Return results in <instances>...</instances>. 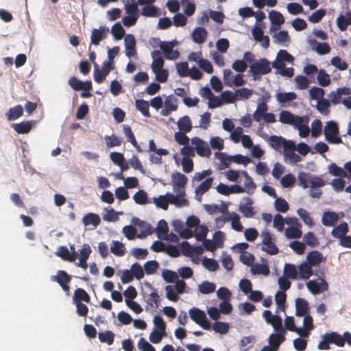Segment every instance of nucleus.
<instances>
[{"label": "nucleus", "instance_id": "f257e3e1", "mask_svg": "<svg viewBox=\"0 0 351 351\" xmlns=\"http://www.w3.org/2000/svg\"><path fill=\"white\" fill-rule=\"evenodd\" d=\"M299 185L302 186L304 189L311 187L309 195L314 198H319L322 191L319 188L325 185L324 180L319 176H312L310 173L305 172H300L298 174Z\"/></svg>", "mask_w": 351, "mask_h": 351}, {"label": "nucleus", "instance_id": "f03ea898", "mask_svg": "<svg viewBox=\"0 0 351 351\" xmlns=\"http://www.w3.org/2000/svg\"><path fill=\"white\" fill-rule=\"evenodd\" d=\"M324 133L325 135L326 140L329 143H342L341 138L339 136V125L337 122L333 121H330L327 122L324 129Z\"/></svg>", "mask_w": 351, "mask_h": 351}, {"label": "nucleus", "instance_id": "7ed1b4c3", "mask_svg": "<svg viewBox=\"0 0 351 351\" xmlns=\"http://www.w3.org/2000/svg\"><path fill=\"white\" fill-rule=\"evenodd\" d=\"M271 71V68L270 66V62L265 58H261L254 62L250 66V70L255 79L257 76L270 73Z\"/></svg>", "mask_w": 351, "mask_h": 351}, {"label": "nucleus", "instance_id": "20e7f679", "mask_svg": "<svg viewBox=\"0 0 351 351\" xmlns=\"http://www.w3.org/2000/svg\"><path fill=\"white\" fill-rule=\"evenodd\" d=\"M189 313L191 319L197 324H198L205 330L210 329V323L208 320L204 311L197 308L193 307L189 311Z\"/></svg>", "mask_w": 351, "mask_h": 351}, {"label": "nucleus", "instance_id": "39448f33", "mask_svg": "<svg viewBox=\"0 0 351 351\" xmlns=\"http://www.w3.org/2000/svg\"><path fill=\"white\" fill-rule=\"evenodd\" d=\"M295 149V143L293 141H291L283 151L285 161H288L291 164H296L301 161V157L294 152Z\"/></svg>", "mask_w": 351, "mask_h": 351}, {"label": "nucleus", "instance_id": "423d86ee", "mask_svg": "<svg viewBox=\"0 0 351 351\" xmlns=\"http://www.w3.org/2000/svg\"><path fill=\"white\" fill-rule=\"evenodd\" d=\"M191 143L195 146V150L199 156L209 157L211 155L208 145L200 138L193 137Z\"/></svg>", "mask_w": 351, "mask_h": 351}, {"label": "nucleus", "instance_id": "0eeeda50", "mask_svg": "<svg viewBox=\"0 0 351 351\" xmlns=\"http://www.w3.org/2000/svg\"><path fill=\"white\" fill-rule=\"evenodd\" d=\"M159 47L167 60H176L180 56L178 50H173L174 45L172 42L160 41Z\"/></svg>", "mask_w": 351, "mask_h": 351}, {"label": "nucleus", "instance_id": "6e6552de", "mask_svg": "<svg viewBox=\"0 0 351 351\" xmlns=\"http://www.w3.org/2000/svg\"><path fill=\"white\" fill-rule=\"evenodd\" d=\"M290 141L291 140H286L283 137L276 135L267 137L269 145L277 152H281L282 149L284 150Z\"/></svg>", "mask_w": 351, "mask_h": 351}, {"label": "nucleus", "instance_id": "1a4fd4ad", "mask_svg": "<svg viewBox=\"0 0 351 351\" xmlns=\"http://www.w3.org/2000/svg\"><path fill=\"white\" fill-rule=\"evenodd\" d=\"M108 31V28L103 27H100L99 29H93L91 32L90 44L98 45L100 41L106 37Z\"/></svg>", "mask_w": 351, "mask_h": 351}, {"label": "nucleus", "instance_id": "9d476101", "mask_svg": "<svg viewBox=\"0 0 351 351\" xmlns=\"http://www.w3.org/2000/svg\"><path fill=\"white\" fill-rule=\"evenodd\" d=\"M252 36L254 38L258 41L261 43V45L263 48L267 49L269 46V38L268 36H265L263 31L259 27H254L252 29Z\"/></svg>", "mask_w": 351, "mask_h": 351}, {"label": "nucleus", "instance_id": "9b49d317", "mask_svg": "<svg viewBox=\"0 0 351 351\" xmlns=\"http://www.w3.org/2000/svg\"><path fill=\"white\" fill-rule=\"evenodd\" d=\"M285 324L286 328L291 332H295L299 334L302 337H308L309 332L302 330L301 328H298L295 325L294 318L293 317L287 316L285 319Z\"/></svg>", "mask_w": 351, "mask_h": 351}, {"label": "nucleus", "instance_id": "f8f14e48", "mask_svg": "<svg viewBox=\"0 0 351 351\" xmlns=\"http://www.w3.org/2000/svg\"><path fill=\"white\" fill-rule=\"evenodd\" d=\"M125 55L128 58L134 56L136 54L135 49L136 40L133 35L128 34L125 38Z\"/></svg>", "mask_w": 351, "mask_h": 351}, {"label": "nucleus", "instance_id": "ddd939ff", "mask_svg": "<svg viewBox=\"0 0 351 351\" xmlns=\"http://www.w3.org/2000/svg\"><path fill=\"white\" fill-rule=\"evenodd\" d=\"M34 121H25L19 123H13L12 127L18 134H27L34 125Z\"/></svg>", "mask_w": 351, "mask_h": 351}, {"label": "nucleus", "instance_id": "4468645a", "mask_svg": "<svg viewBox=\"0 0 351 351\" xmlns=\"http://www.w3.org/2000/svg\"><path fill=\"white\" fill-rule=\"evenodd\" d=\"M339 220L338 215L332 211L324 212L322 217V223L325 226L333 227Z\"/></svg>", "mask_w": 351, "mask_h": 351}, {"label": "nucleus", "instance_id": "2eb2a0df", "mask_svg": "<svg viewBox=\"0 0 351 351\" xmlns=\"http://www.w3.org/2000/svg\"><path fill=\"white\" fill-rule=\"evenodd\" d=\"M252 204V200L250 197H245L243 202L239 205V210L245 217H252L254 215Z\"/></svg>", "mask_w": 351, "mask_h": 351}, {"label": "nucleus", "instance_id": "dca6fc26", "mask_svg": "<svg viewBox=\"0 0 351 351\" xmlns=\"http://www.w3.org/2000/svg\"><path fill=\"white\" fill-rule=\"evenodd\" d=\"M324 261L325 258L323 254L317 250L310 252L306 256V263L311 267L317 265Z\"/></svg>", "mask_w": 351, "mask_h": 351}, {"label": "nucleus", "instance_id": "f3484780", "mask_svg": "<svg viewBox=\"0 0 351 351\" xmlns=\"http://www.w3.org/2000/svg\"><path fill=\"white\" fill-rule=\"evenodd\" d=\"M101 219L97 214L89 213L85 215L82 218V223L85 226H92L93 229L96 228L99 225Z\"/></svg>", "mask_w": 351, "mask_h": 351}, {"label": "nucleus", "instance_id": "a211bd4d", "mask_svg": "<svg viewBox=\"0 0 351 351\" xmlns=\"http://www.w3.org/2000/svg\"><path fill=\"white\" fill-rule=\"evenodd\" d=\"M309 44L319 55L327 54L330 51V47L327 43H319L316 40L311 39L309 40Z\"/></svg>", "mask_w": 351, "mask_h": 351}, {"label": "nucleus", "instance_id": "6ab92c4d", "mask_svg": "<svg viewBox=\"0 0 351 351\" xmlns=\"http://www.w3.org/2000/svg\"><path fill=\"white\" fill-rule=\"evenodd\" d=\"M295 315L298 317H303L307 315L308 311V303L303 298H298L295 300Z\"/></svg>", "mask_w": 351, "mask_h": 351}, {"label": "nucleus", "instance_id": "aec40b11", "mask_svg": "<svg viewBox=\"0 0 351 351\" xmlns=\"http://www.w3.org/2000/svg\"><path fill=\"white\" fill-rule=\"evenodd\" d=\"M73 300L74 304L82 303V302L89 303L90 302V297L84 289L77 288L74 291Z\"/></svg>", "mask_w": 351, "mask_h": 351}, {"label": "nucleus", "instance_id": "412c9836", "mask_svg": "<svg viewBox=\"0 0 351 351\" xmlns=\"http://www.w3.org/2000/svg\"><path fill=\"white\" fill-rule=\"evenodd\" d=\"M56 254L62 259L69 262H74L77 258V253H70L66 246H60Z\"/></svg>", "mask_w": 351, "mask_h": 351}, {"label": "nucleus", "instance_id": "4be33fe9", "mask_svg": "<svg viewBox=\"0 0 351 351\" xmlns=\"http://www.w3.org/2000/svg\"><path fill=\"white\" fill-rule=\"evenodd\" d=\"M285 334L282 332H277L271 334L269 337V343L270 347L277 351L280 344L285 340Z\"/></svg>", "mask_w": 351, "mask_h": 351}, {"label": "nucleus", "instance_id": "5701e85b", "mask_svg": "<svg viewBox=\"0 0 351 351\" xmlns=\"http://www.w3.org/2000/svg\"><path fill=\"white\" fill-rule=\"evenodd\" d=\"M298 279H308L313 274L312 267L306 262L300 264L298 267Z\"/></svg>", "mask_w": 351, "mask_h": 351}, {"label": "nucleus", "instance_id": "b1692460", "mask_svg": "<svg viewBox=\"0 0 351 351\" xmlns=\"http://www.w3.org/2000/svg\"><path fill=\"white\" fill-rule=\"evenodd\" d=\"M207 37V32L204 27H196L192 32V38L195 43L202 44L205 42Z\"/></svg>", "mask_w": 351, "mask_h": 351}, {"label": "nucleus", "instance_id": "393cba45", "mask_svg": "<svg viewBox=\"0 0 351 351\" xmlns=\"http://www.w3.org/2000/svg\"><path fill=\"white\" fill-rule=\"evenodd\" d=\"M348 232V223L346 222H343L336 226L331 232V234L333 237L339 239L340 240L341 238L345 237Z\"/></svg>", "mask_w": 351, "mask_h": 351}, {"label": "nucleus", "instance_id": "a878e982", "mask_svg": "<svg viewBox=\"0 0 351 351\" xmlns=\"http://www.w3.org/2000/svg\"><path fill=\"white\" fill-rule=\"evenodd\" d=\"M167 197H169V204H173L178 207L187 206L189 202L187 199L181 195H174L173 193H167Z\"/></svg>", "mask_w": 351, "mask_h": 351}, {"label": "nucleus", "instance_id": "bb28decb", "mask_svg": "<svg viewBox=\"0 0 351 351\" xmlns=\"http://www.w3.org/2000/svg\"><path fill=\"white\" fill-rule=\"evenodd\" d=\"M51 280L58 282L60 285V283H62V285L64 283L69 284L71 280V276H69L65 271L58 270L57 275L52 276L51 277Z\"/></svg>", "mask_w": 351, "mask_h": 351}, {"label": "nucleus", "instance_id": "cd10ccee", "mask_svg": "<svg viewBox=\"0 0 351 351\" xmlns=\"http://www.w3.org/2000/svg\"><path fill=\"white\" fill-rule=\"evenodd\" d=\"M137 226L141 230V233L137 235V237L139 239L145 238L147 235L152 234L154 231L152 226L143 221H139Z\"/></svg>", "mask_w": 351, "mask_h": 351}, {"label": "nucleus", "instance_id": "c85d7f7f", "mask_svg": "<svg viewBox=\"0 0 351 351\" xmlns=\"http://www.w3.org/2000/svg\"><path fill=\"white\" fill-rule=\"evenodd\" d=\"M23 114V108L21 105H17L9 109L6 113L8 120L13 121L21 117Z\"/></svg>", "mask_w": 351, "mask_h": 351}, {"label": "nucleus", "instance_id": "c756f323", "mask_svg": "<svg viewBox=\"0 0 351 351\" xmlns=\"http://www.w3.org/2000/svg\"><path fill=\"white\" fill-rule=\"evenodd\" d=\"M301 224L297 223L296 226H291L285 230L287 237L290 239H299L302 237V232L300 230Z\"/></svg>", "mask_w": 351, "mask_h": 351}, {"label": "nucleus", "instance_id": "7c9ffc66", "mask_svg": "<svg viewBox=\"0 0 351 351\" xmlns=\"http://www.w3.org/2000/svg\"><path fill=\"white\" fill-rule=\"evenodd\" d=\"M136 109L140 111L142 114L145 117H150L149 113V104L148 101L143 99H136L135 101Z\"/></svg>", "mask_w": 351, "mask_h": 351}, {"label": "nucleus", "instance_id": "2f4dec72", "mask_svg": "<svg viewBox=\"0 0 351 351\" xmlns=\"http://www.w3.org/2000/svg\"><path fill=\"white\" fill-rule=\"evenodd\" d=\"M178 126L180 131L189 132L192 129V124L189 117L186 115L181 117L178 121Z\"/></svg>", "mask_w": 351, "mask_h": 351}, {"label": "nucleus", "instance_id": "473e14b6", "mask_svg": "<svg viewBox=\"0 0 351 351\" xmlns=\"http://www.w3.org/2000/svg\"><path fill=\"white\" fill-rule=\"evenodd\" d=\"M284 275L285 277L292 280L298 279L297 268L292 264L286 263L284 267Z\"/></svg>", "mask_w": 351, "mask_h": 351}, {"label": "nucleus", "instance_id": "72a5a7b5", "mask_svg": "<svg viewBox=\"0 0 351 351\" xmlns=\"http://www.w3.org/2000/svg\"><path fill=\"white\" fill-rule=\"evenodd\" d=\"M267 106L265 103L259 104L257 106L256 110L254 112L253 119L256 122H260L264 117L265 114L267 111Z\"/></svg>", "mask_w": 351, "mask_h": 351}, {"label": "nucleus", "instance_id": "f704fd0d", "mask_svg": "<svg viewBox=\"0 0 351 351\" xmlns=\"http://www.w3.org/2000/svg\"><path fill=\"white\" fill-rule=\"evenodd\" d=\"M133 199L136 204L140 205H144L151 202L147 199V193L142 189L138 190L137 192L134 193Z\"/></svg>", "mask_w": 351, "mask_h": 351}, {"label": "nucleus", "instance_id": "c9c22d12", "mask_svg": "<svg viewBox=\"0 0 351 351\" xmlns=\"http://www.w3.org/2000/svg\"><path fill=\"white\" fill-rule=\"evenodd\" d=\"M330 103L325 98H322L317 101V110L323 114H328L330 112Z\"/></svg>", "mask_w": 351, "mask_h": 351}, {"label": "nucleus", "instance_id": "e433bc0d", "mask_svg": "<svg viewBox=\"0 0 351 351\" xmlns=\"http://www.w3.org/2000/svg\"><path fill=\"white\" fill-rule=\"evenodd\" d=\"M98 338L101 343H106L110 346L113 343L114 339V334L110 330L101 332L98 334Z\"/></svg>", "mask_w": 351, "mask_h": 351}, {"label": "nucleus", "instance_id": "4c0bfd02", "mask_svg": "<svg viewBox=\"0 0 351 351\" xmlns=\"http://www.w3.org/2000/svg\"><path fill=\"white\" fill-rule=\"evenodd\" d=\"M296 97V94L293 92L278 93L276 95L278 101L282 104L294 100Z\"/></svg>", "mask_w": 351, "mask_h": 351}, {"label": "nucleus", "instance_id": "58836bf2", "mask_svg": "<svg viewBox=\"0 0 351 351\" xmlns=\"http://www.w3.org/2000/svg\"><path fill=\"white\" fill-rule=\"evenodd\" d=\"M110 251L116 256H122L125 254V248L120 241H113L110 247Z\"/></svg>", "mask_w": 351, "mask_h": 351}, {"label": "nucleus", "instance_id": "ea45409f", "mask_svg": "<svg viewBox=\"0 0 351 351\" xmlns=\"http://www.w3.org/2000/svg\"><path fill=\"white\" fill-rule=\"evenodd\" d=\"M269 17L272 24L276 25L278 27L285 23L283 15L278 11H271L269 14Z\"/></svg>", "mask_w": 351, "mask_h": 351}, {"label": "nucleus", "instance_id": "a19ab883", "mask_svg": "<svg viewBox=\"0 0 351 351\" xmlns=\"http://www.w3.org/2000/svg\"><path fill=\"white\" fill-rule=\"evenodd\" d=\"M215 289V285L208 281H204L198 286L199 291L203 294H210L214 292Z\"/></svg>", "mask_w": 351, "mask_h": 351}, {"label": "nucleus", "instance_id": "79ce46f5", "mask_svg": "<svg viewBox=\"0 0 351 351\" xmlns=\"http://www.w3.org/2000/svg\"><path fill=\"white\" fill-rule=\"evenodd\" d=\"M329 173L335 176H338L340 178H346L348 177V174L346 171H344L342 168L338 167L335 163H331L328 166Z\"/></svg>", "mask_w": 351, "mask_h": 351}, {"label": "nucleus", "instance_id": "37998d69", "mask_svg": "<svg viewBox=\"0 0 351 351\" xmlns=\"http://www.w3.org/2000/svg\"><path fill=\"white\" fill-rule=\"evenodd\" d=\"M327 334L328 335V337L330 338L328 341H330L331 343H334L339 347L344 346L345 340L341 337V335H340L336 332H332Z\"/></svg>", "mask_w": 351, "mask_h": 351}, {"label": "nucleus", "instance_id": "c03bdc74", "mask_svg": "<svg viewBox=\"0 0 351 351\" xmlns=\"http://www.w3.org/2000/svg\"><path fill=\"white\" fill-rule=\"evenodd\" d=\"M268 324H270L277 332L286 333L285 329L282 327V319L280 316L274 315Z\"/></svg>", "mask_w": 351, "mask_h": 351}, {"label": "nucleus", "instance_id": "a18cd8bd", "mask_svg": "<svg viewBox=\"0 0 351 351\" xmlns=\"http://www.w3.org/2000/svg\"><path fill=\"white\" fill-rule=\"evenodd\" d=\"M304 243L312 247L317 246L319 243L317 238L314 235L312 232H308L303 237Z\"/></svg>", "mask_w": 351, "mask_h": 351}, {"label": "nucleus", "instance_id": "49530a36", "mask_svg": "<svg viewBox=\"0 0 351 351\" xmlns=\"http://www.w3.org/2000/svg\"><path fill=\"white\" fill-rule=\"evenodd\" d=\"M153 202L157 207L165 210H167L169 204V197H167V194L165 195H160L158 197H154Z\"/></svg>", "mask_w": 351, "mask_h": 351}, {"label": "nucleus", "instance_id": "de8ad7c7", "mask_svg": "<svg viewBox=\"0 0 351 351\" xmlns=\"http://www.w3.org/2000/svg\"><path fill=\"white\" fill-rule=\"evenodd\" d=\"M172 179L174 183L173 189L176 186L184 187L187 182V178L180 173H176L172 175Z\"/></svg>", "mask_w": 351, "mask_h": 351}, {"label": "nucleus", "instance_id": "09e8293b", "mask_svg": "<svg viewBox=\"0 0 351 351\" xmlns=\"http://www.w3.org/2000/svg\"><path fill=\"white\" fill-rule=\"evenodd\" d=\"M274 43L284 44L289 41V36L287 31L280 30L274 35Z\"/></svg>", "mask_w": 351, "mask_h": 351}, {"label": "nucleus", "instance_id": "8fccbe9b", "mask_svg": "<svg viewBox=\"0 0 351 351\" xmlns=\"http://www.w3.org/2000/svg\"><path fill=\"white\" fill-rule=\"evenodd\" d=\"M111 32L115 40H121L125 35V29L119 23L112 27Z\"/></svg>", "mask_w": 351, "mask_h": 351}, {"label": "nucleus", "instance_id": "3c124183", "mask_svg": "<svg viewBox=\"0 0 351 351\" xmlns=\"http://www.w3.org/2000/svg\"><path fill=\"white\" fill-rule=\"evenodd\" d=\"M317 81L320 86H327L330 83V75L324 69H321L318 72Z\"/></svg>", "mask_w": 351, "mask_h": 351}, {"label": "nucleus", "instance_id": "603ef678", "mask_svg": "<svg viewBox=\"0 0 351 351\" xmlns=\"http://www.w3.org/2000/svg\"><path fill=\"white\" fill-rule=\"evenodd\" d=\"M251 271L253 274L268 275L269 274V269L267 265L258 263L252 265Z\"/></svg>", "mask_w": 351, "mask_h": 351}, {"label": "nucleus", "instance_id": "864d4df0", "mask_svg": "<svg viewBox=\"0 0 351 351\" xmlns=\"http://www.w3.org/2000/svg\"><path fill=\"white\" fill-rule=\"evenodd\" d=\"M213 178H207L205 181L201 183L195 189L196 194L202 195L209 190L211 187Z\"/></svg>", "mask_w": 351, "mask_h": 351}, {"label": "nucleus", "instance_id": "5fc2aeb1", "mask_svg": "<svg viewBox=\"0 0 351 351\" xmlns=\"http://www.w3.org/2000/svg\"><path fill=\"white\" fill-rule=\"evenodd\" d=\"M275 208L278 212L286 213L289 210V205L285 199L276 197L274 202Z\"/></svg>", "mask_w": 351, "mask_h": 351}, {"label": "nucleus", "instance_id": "6e6d98bb", "mask_svg": "<svg viewBox=\"0 0 351 351\" xmlns=\"http://www.w3.org/2000/svg\"><path fill=\"white\" fill-rule=\"evenodd\" d=\"M141 14L146 17L156 16L158 15V10L154 5H145L142 8Z\"/></svg>", "mask_w": 351, "mask_h": 351}, {"label": "nucleus", "instance_id": "4d7b16f0", "mask_svg": "<svg viewBox=\"0 0 351 351\" xmlns=\"http://www.w3.org/2000/svg\"><path fill=\"white\" fill-rule=\"evenodd\" d=\"M322 123L319 119H315L311 123V136L318 137L322 134Z\"/></svg>", "mask_w": 351, "mask_h": 351}, {"label": "nucleus", "instance_id": "13d9d810", "mask_svg": "<svg viewBox=\"0 0 351 351\" xmlns=\"http://www.w3.org/2000/svg\"><path fill=\"white\" fill-rule=\"evenodd\" d=\"M287 295L282 291H278L275 295V301L278 306L282 311L285 310Z\"/></svg>", "mask_w": 351, "mask_h": 351}, {"label": "nucleus", "instance_id": "bf43d9fd", "mask_svg": "<svg viewBox=\"0 0 351 351\" xmlns=\"http://www.w3.org/2000/svg\"><path fill=\"white\" fill-rule=\"evenodd\" d=\"M156 231L159 238L165 236L169 231L167 223L164 219H161L158 221V226L156 228Z\"/></svg>", "mask_w": 351, "mask_h": 351}, {"label": "nucleus", "instance_id": "052dcab7", "mask_svg": "<svg viewBox=\"0 0 351 351\" xmlns=\"http://www.w3.org/2000/svg\"><path fill=\"white\" fill-rule=\"evenodd\" d=\"M154 324L155 327L157 328L156 330H159L161 332L164 334V335H166V324L163 319V318L160 315H156L154 317Z\"/></svg>", "mask_w": 351, "mask_h": 351}, {"label": "nucleus", "instance_id": "680f3d73", "mask_svg": "<svg viewBox=\"0 0 351 351\" xmlns=\"http://www.w3.org/2000/svg\"><path fill=\"white\" fill-rule=\"evenodd\" d=\"M293 119L294 114L289 111L283 110L280 113L279 121L282 123L291 125Z\"/></svg>", "mask_w": 351, "mask_h": 351}, {"label": "nucleus", "instance_id": "e2e57ef3", "mask_svg": "<svg viewBox=\"0 0 351 351\" xmlns=\"http://www.w3.org/2000/svg\"><path fill=\"white\" fill-rule=\"evenodd\" d=\"M306 244L298 241H292L289 246L298 254H303L306 250Z\"/></svg>", "mask_w": 351, "mask_h": 351}, {"label": "nucleus", "instance_id": "0e129e2a", "mask_svg": "<svg viewBox=\"0 0 351 351\" xmlns=\"http://www.w3.org/2000/svg\"><path fill=\"white\" fill-rule=\"evenodd\" d=\"M130 270L132 272L133 277H135L137 280H141L144 277L145 272L141 265L138 263H134L132 265Z\"/></svg>", "mask_w": 351, "mask_h": 351}, {"label": "nucleus", "instance_id": "69168bd1", "mask_svg": "<svg viewBox=\"0 0 351 351\" xmlns=\"http://www.w3.org/2000/svg\"><path fill=\"white\" fill-rule=\"evenodd\" d=\"M331 64L340 71L347 69L348 65L347 62L343 60L340 57L335 56L331 59Z\"/></svg>", "mask_w": 351, "mask_h": 351}, {"label": "nucleus", "instance_id": "338daca9", "mask_svg": "<svg viewBox=\"0 0 351 351\" xmlns=\"http://www.w3.org/2000/svg\"><path fill=\"white\" fill-rule=\"evenodd\" d=\"M296 87L300 90H305L309 84L308 80L303 75H297L295 77Z\"/></svg>", "mask_w": 351, "mask_h": 351}, {"label": "nucleus", "instance_id": "774afa93", "mask_svg": "<svg viewBox=\"0 0 351 351\" xmlns=\"http://www.w3.org/2000/svg\"><path fill=\"white\" fill-rule=\"evenodd\" d=\"M138 348L142 351H156L155 348L144 338H141L138 342Z\"/></svg>", "mask_w": 351, "mask_h": 351}]
</instances>
